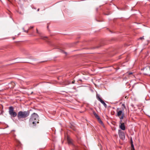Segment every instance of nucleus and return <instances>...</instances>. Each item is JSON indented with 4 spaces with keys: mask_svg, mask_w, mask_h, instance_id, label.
Listing matches in <instances>:
<instances>
[{
    "mask_svg": "<svg viewBox=\"0 0 150 150\" xmlns=\"http://www.w3.org/2000/svg\"><path fill=\"white\" fill-rule=\"evenodd\" d=\"M40 38L41 39L45 40H46V39L47 38V37H44L43 36H41Z\"/></svg>",
    "mask_w": 150,
    "mask_h": 150,
    "instance_id": "11",
    "label": "nucleus"
},
{
    "mask_svg": "<svg viewBox=\"0 0 150 150\" xmlns=\"http://www.w3.org/2000/svg\"><path fill=\"white\" fill-rule=\"evenodd\" d=\"M131 146L132 148H133L134 149V146L133 144H131Z\"/></svg>",
    "mask_w": 150,
    "mask_h": 150,
    "instance_id": "18",
    "label": "nucleus"
},
{
    "mask_svg": "<svg viewBox=\"0 0 150 150\" xmlns=\"http://www.w3.org/2000/svg\"><path fill=\"white\" fill-rule=\"evenodd\" d=\"M132 74V72H130L129 73V74Z\"/></svg>",
    "mask_w": 150,
    "mask_h": 150,
    "instance_id": "21",
    "label": "nucleus"
},
{
    "mask_svg": "<svg viewBox=\"0 0 150 150\" xmlns=\"http://www.w3.org/2000/svg\"><path fill=\"white\" fill-rule=\"evenodd\" d=\"M122 120H120V124H122L123 123H122Z\"/></svg>",
    "mask_w": 150,
    "mask_h": 150,
    "instance_id": "19",
    "label": "nucleus"
},
{
    "mask_svg": "<svg viewBox=\"0 0 150 150\" xmlns=\"http://www.w3.org/2000/svg\"><path fill=\"white\" fill-rule=\"evenodd\" d=\"M33 28V27H31V28Z\"/></svg>",
    "mask_w": 150,
    "mask_h": 150,
    "instance_id": "27",
    "label": "nucleus"
},
{
    "mask_svg": "<svg viewBox=\"0 0 150 150\" xmlns=\"http://www.w3.org/2000/svg\"><path fill=\"white\" fill-rule=\"evenodd\" d=\"M144 39V38L143 37H140L139 38V39H140V40H143V39Z\"/></svg>",
    "mask_w": 150,
    "mask_h": 150,
    "instance_id": "20",
    "label": "nucleus"
},
{
    "mask_svg": "<svg viewBox=\"0 0 150 150\" xmlns=\"http://www.w3.org/2000/svg\"><path fill=\"white\" fill-rule=\"evenodd\" d=\"M67 141L68 143L69 144H72V142L71 140L69 138H67Z\"/></svg>",
    "mask_w": 150,
    "mask_h": 150,
    "instance_id": "9",
    "label": "nucleus"
},
{
    "mask_svg": "<svg viewBox=\"0 0 150 150\" xmlns=\"http://www.w3.org/2000/svg\"><path fill=\"white\" fill-rule=\"evenodd\" d=\"M119 135L121 139L123 140L125 138V134L124 132L121 131V130H119Z\"/></svg>",
    "mask_w": 150,
    "mask_h": 150,
    "instance_id": "5",
    "label": "nucleus"
},
{
    "mask_svg": "<svg viewBox=\"0 0 150 150\" xmlns=\"http://www.w3.org/2000/svg\"><path fill=\"white\" fill-rule=\"evenodd\" d=\"M120 127L122 130H125V127L124 125V123H122V124H120Z\"/></svg>",
    "mask_w": 150,
    "mask_h": 150,
    "instance_id": "6",
    "label": "nucleus"
},
{
    "mask_svg": "<svg viewBox=\"0 0 150 150\" xmlns=\"http://www.w3.org/2000/svg\"><path fill=\"white\" fill-rule=\"evenodd\" d=\"M149 69H150V66H149Z\"/></svg>",
    "mask_w": 150,
    "mask_h": 150,
    "instance_id": "28",
    "label": "nucleus"
},
{
    "mask_svg": "<svg viewBox=\"0 0 150 150\" xmlns=\"http://www.w3.org/2000/svg\"><path fill=\"white\" fill-rule=\"evenodd\" d=\"M24 31L25 32H26L27 33H28V31L24 30Z\"/></svg>",
    "mask_w": 150,
    "mask_h": 150,
    "instance_id": "22",
    "label": "nucleus"
},
{
    "mask_svg": "<svg viewBox=\"0 0 150 150\" xmlns=\"http://www.w3.org/2000/svg\"><path fill=\"white\" fill-rule=\"evenodd\" d=\"M15 136H16V135L14 134V137H15Z\"/></svg>",
    "mask_w": 150,
    "mask_h": 150,
    "instance_id": "25",
    "label": "nucleus"
},
{
    "mask_svg": "<svg viewBox=\"0 0 150 150\" xmlns=\"http://www.w3.org/2000/svg\"><path fill=\"white\" fill-rule=\"evenodd\" d=\"M130 143L131 144H133L132 139V138H130Z\"/></svg>",
    "mask_w": 150,
    "mask_h": 150,
    "instance_id": "17",
    "label": "nucleus"
},
{
    "mask_svg": "<svg viewBox=\"0 0 150 150\" xmlns=\"http://www.w3.org/2000/svg\"><path fill=\"white\" fill-rule=\"evenodd\" d=\"M23 30H24V28H23Z\"/></svg>",
    "mask_w": 150,
    "mask_h": 150,
    "instance_id": "29",
    "label": "nucleus"
},
{
    "mask_svg": "<svg viewBox=\"0 0 150 150\" xmlns=\"http://www.w3.org/2000/svg\"><path fill=\"white\" fill-rule=\"evenodd\" d=\"M93 113L95 116V117L97 119H100V117L97 114V113L95 111H93Z\"/></svg>",
    "mask_w": 150,
    "mask_h": 150,
    "instance_id": "7",
    "label": "nucleus"
},
{
    "mask_svg": "<svg viewBox=\"0 0 150 150\" xmlns=\"http://www.w3.org/2000/svg\"><path fill=\"white\" fill-rule=\"evenodd\" d=\"M73 150H79L78 147L75 146Z\"/></svg>",
    "mask_w": 150,
    "mask_h": 150,
    "instance_id": "15",
    "label": "nucleus"
},
{
    "mask_svg": "<svg viewBox=\"0 0 150 150\" xmlns=\"http://www.w3.org/2000/svg\"><path fill=\"white\" fill-rule=\"evenodd\" d=\"M20 33H19V34H18V35H20Z\"/></svg>",
    "mask_w": 150,
    "mask_h": 150,
    "instance_id": "26",
    "label": "nucleus"
},
{
    "mask_svg": "<svg viewBox=\"0 0 150 150\" xmlns=\"http://www.w3.org/2000/svg\"><path fill=\"white\" fill-rule=\"evenodd\" d=\"M39 8L38 9V11H39Z\"/></svg>",
    "mask_w": 150,
    "mask_h": 150,
    "instance_id": "23",
    "label": "nucleus"
},
{
    "mask_svg": "<svg viewBox=\"0 0 150 150\" xmlns=\"http://www.w3.org/2000/svg\"><path fill=\"white\" fill-rule=\"evenodd\" d=\"M121 107L122 108V110H119V108H117V115H116L117 116H118V117H120L121 115H122L123 113H124L123 112V110H124L125 108H126V107L125 106V104H122V105Z\"/></svg>",
    "mask_w": 150,
    "mask_h": 150,
    "instance_id": "4",
    "label": "nucleus"
},
{
    "mask_svg": "<svg viewBox=\"0 0 150 150\" xmlns=\"http://www.w3.org/2000/svg\"><path fill=\"white\" fill-rule=\"evenodd\" d=\"M37 33H38V30H37Z\"/></svg>",
    "mask_w": 150,
    "mask_h": 150,
    "instance_id": "24",
    "label": "nucleus"
},
{
    "mask_svg": "<svg viewBox=\"0 0 150 150\" xmlns=\"http://www.w3.org/2000/svg\"><path fill=\"white\" fill-rule=\"evenodd\" d=\"M98 120L100 123L101 124H103V122L102 121V120H101L100 118V119H98Z\"/></svg>",
    "mask_w": 150,
    "mask_h": 150,
    "instance_id": "14",
    "label": "nucleus"
},
{
    "mask_svg": "<svg viewBox=\"0 0 150 150\" xmlns=\"http://www.w3.org/2000/svg\"><path fill=\"white\" fill-rule=\"evenodd\" d=\"M124 113H123L121 116L119 117L120 119V120H122L124 117Z\"/></svg>",
    "mask_w": 150,
    "mask_h": 150,
    "instance_id": "12",
    "label": "nucleus"
},
{
    "mask_svg": "<svg viewBox=\"0 0 150 150\" xmlns=\"http://www.w3.org/2000/svg\"><path fill=\"white\" fill-rule=\"evenodd\" d=\"M30 114V110L20 111L18 113L17 116L18 119L20 121L23 120V119L25 120L26 118L29 116Z\"/></svg>",
    "mask_w": 150,
    "mask_h": 150,
    "instance_id": "2",
    "label": "nucleus"
},
{
    "mask_svg": "<svg viewBox=\"0 0 150 150\" xmlns=\"http://www.w3.org/2000/svg\"><path fill=\"white\" fill-rule=\"evenodd\" d=\"M96 98L97 99L100 101V99H102L100 97V96L98 94L96 95Z\"/></svg>",
    "mask_w": 150,
    "mask_h": 150,
    "instance_id": "10",
    "label": "nucleus"
},
{
    "mask_svg": "<svg viewBox=\"0 0 150 150\" xmlns=\"http://www.w3.org/2000/svg\"><path fill=\"white\" fill-rule=\"evenodd\" d=\"M39 116L36 113L34 112L30 115L29 119V124L30 125H33V126H35L37 123H38Z\"/></svg>",
    "mask_w": 150,
    "mask_h": 150,
    "instance_id": "1",
    "label": "nucleus"
},
{
    "mask_svg": "<svg viewBox=\"0 0 150 150\" xmlns=\"http://www.w3.org/2000/svg\"><path fill=\"white\" fill-rule=\"evenodd\" d=\"M11 83L12 84L13 86V87L15 85V83L13 82H12Z\"/></svg>",
    "mask_w": 150,
    "mask_h": 150,
    "instance_id": "16",
    "label": "nucleus"
},
{
    "mask_svg": "<svg viewBox=\"0 0 150 150\" xmlns=\"http://www.w3.org/2000/svg\"><path fill=\"white\" fill-rule=\"evenodd\" d=\"M8 113L11 117H15L17 115L16 112L14 111V108L13 106L9 107Z\"/></svg>",
    "mask_w": 150,
    "mask_h": 150,
    "instance_id": "3",
    "label": "nucleus"
},
{
    "mask_svg": "<svg viewBox=\"0 0 150 150\" xmlns=\"http://www.w3.org/2000/svg\"><path fill=\"white\" fill-rule=\"evenodd\" d=\"M75 83V81L74 80L73 81H69L68 82V84H74Z\"/></svg>",
    "mask_w": 150,
    "mask_h": 150,
    "instance_id": "13",
    "label": "nucleus"
},
{
    "mask_svg": "<svg viewBox=\"0 0 150 150\" xmlns=\"http://www.w3.org/2000/svg\"><path fill=\"white\" fill-rule=\"evenodd\" d=\"M100 102L103 104L104 106L106 108L107 107V106L106 104L104 102L102 99H100Z\"/></svg>",
    "mask_w": 150,
    "mask_h": 150,
    "instance_id": "8",
    "label": "nucleus"
}]
</instances>
